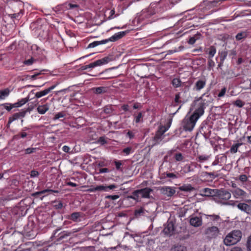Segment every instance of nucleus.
<instances>
[{
    "label": "nucleus",
    "mask_w": 251,
    "mask_h": 251,
    "mask_svg": "<svg viewBox=\"0 0 251 251\" xmlns=\"http://www.w3.org/2000/svg\"><path fill=\"white\" fill-rule=\"evenodd\" d=\"M212 101L210 95H201L196 97L191 105V110L193 115L200 118L204 113V110Z\"/></svg>",
    "instance_id": "obj_1"
},
{
    "label": "nucleus",
    "mask_w": 251,
    "mask_h": 251,
    "mask_svg": "<svg viewBox=\"0 0 251 251\" xmlns=\"http://www.w3.org/2000/svg\"><path fill=\"white\" fill-rule=\"evenodd\" d=\"M242 233L240 230H234L228 233L224 239V243L227 246L237 244L242 238Z\"/></svg>",
    "instance_id": "obj_2"
},
{
    "label": "nucleus",
    "mask_w": 251,
    "mask_h": 251,
    "mask_svg": "<svg viewBox=\"0 0 251 251\" xmlns=\"http://www.w3.org/2000/svg\"><path fill=\"white\" fill-rule=\"evenodd\" d=\"M126 31L119 32L118 33H115L108 39L102 40L101 41H94L89 44V45L88 46L87 48H95L99 45L106 44L110 41L115 42L121 39L124 36H125L126 35Z\"/></svg>",
    "instance_id": "obj_3"
},
{
    "label": "nucleus",
    "mask_w": 251,
    "mask_h": 251,
    "mask_svg": "<svg viewBox=\"0 0 251 251\" xmlns=\"http://www.w3.org/2000/svg\"><path fill=\"white\" fill-rule=\"evenodd\" d=\"M199 118L192 114L190 117L183 121V128L185 131H192Z\"/></svg>",
    "instance_id": "obj_4"
},
{
    "label": "nucleus",
    "mask_w": 251,
    "mask_h": 251,
    "mask_svg": "<svg viewBox=\"0 0 251 251\" xmlns=\"http://www.w3.org/2000/svg\"><path fill=\"white\" fill-rule=\"evenodd\" d=\"M172 84L175 88L181 87L183 92L185 93L189 90L192 83L189 81L182 82L179 78H174L172 80Z\"/></svg>",
    "instance_id": "obj_5"
},
{
    "label": "nucleus",
    "mask_w": 251,
    "mask_h": 251,
    "mask_svg": "<svg viewBox=\"0 0 251 251\" xmlns=\"http://www.w3.org/2000/svg\"><path fill=\"white\" fill-rule=\"evenodd\" d=\"M29 100V98L26 97L23 98L18 101L14 103H4L2 104V106L6 109L8 111H10L13 108H18L21 107L24 104L26 103Z\"/></svg>",
    "instance_id": "obj_6"
},
{
    "label": "nucleus",
    "mask_w": 251,
    "mask_h": 251,
    "mask_svg": "<svg viewBox=\"0 0 251 251\" xmlns=\"http://www.w3.org/2000/svg\"><path fill=\"white\" fill-rule=\"evenodd\" d=\"M113 57L112 55H109L106 56L102 59H99L96 61L92 62L88 65H87V68H93L98 66L105 64L108 63L109 62L112 61Z\"/></svg>",
    "instance_id": "obj_7"
},
{
    "label": "nucleus",
    "mask_w": 251,
    "mask_h": 251,
    "mask_svg": "<svg viewBox=\"0 0 251 251\" xmlns=\"http://www.w3.org/2000/svg\"><path fill=\"white\" fill-rule=\"evenodd\" d=\"M117 188V185L115 184H110L108 186L100 185L90 188L89 191L91 192H95L97 191L108 192L110 190H113Z\"/></svg>",
    "instance_id": "obj_8"
},
{
    "label": "nucleus",
    "mask_w": 251,
    "mask_h": 251,
    "mask_svg": "<svg viewBox=\"0 0 251 251\" xmlns=\"http://www.w3.org/2000/svg\"><path fill=\"white\" fill-rule=\"evenodd\" d=\"M219 233V229L217 226L207 227L205 230V234L208 238H214Z\"/></svg>",
    "instance_id": "obj_9"
},
{
    "label": "nucleus",
    "mask_w": 251,
    "mask_h": 251,
    "mask_svg": "<svg viewBox=\"0 0 251 251\" xmlns=\"http://www.w3.org/2000/svg\"><path fill=\"white\" fill-rule=\"evenodd\" d=\"M88 93L95 94L101 93H111V89L108 87H94L89 90Z\"/></svg>",
    "instance_id": "obj_10"
},
{
    "label": "nucleus",
    "mask_w": 251,
    "mask_h": 251,
    "mask_svg": "<svg viewBox=\"0 0 251 251\" xmlns=\"http://www.w3.org/2000/svg\"><path fill=\"white\" fill-rule=\"evenodd\" d=\"M182 96L183 97H181L180 95H176L174 100L175 106L179 104L182 105L191 100V97L190 95H182Z\"/></svg>",
    "instance_id": "obj_11"
},
{
    "label": "nucleus",
    "mask_w": 251,
    "mask_h": 251,
    "mask_svg": "<svg viewBox=\"0 0 251 251\" xmlns=\"http://www.w3.org/2000/svg\"><path fill=\"white\" fill-rule=\"evenodd\" d=\"M219 199L227 201L231 197V194L225 190L217 189L216 195Z\"/></svg>",
    "instance_id": "obj_12"
},
{
    "label": "nucleus",
    "mask_w": 251,
    "mask_h": 251,
    "mask_svg": "<svg viewBox=\"0 0 251 251\" xmlns=\"http://www.w3.org/2000/svg\"><path fill=\"white\" fill-rule=\"evenodd\" d=\"M159 190L161 194L169 197H171L176 193L175 189L170 186H163L160 187Z\"/></svg>",
    "instance_id": "obj_13"
},
{
    "label": "nucleus",
    "mask_w": 251,
    "mask_h": 251,
    "mask_svg": "<svg viewBox=\"0 0 251 251\" xmlns=\"http://www.w3.org/2000/svg\"><path fill=\"white\" fill-rule=\"evenodd\" d=\"M49 193H58L59 191L58 190L47 189L41 191L36 192L33 193L32 196L35 197H40L41 199L42 200L44 197L48 195Z\"/></svg>",
    "instance_id": "obj_14"
},
{
    "label": "nucleus",
    "mask_w": 251,
    "mask_h": 251,
    "mask_svg": "<svg viewBox=\"0 0 251 251\" xmlns=\"http://www.w3.org/2000/svg\"><path fill=\"white\" fill-rule=\"evenodd\" d=\"M248 203L247 202L246 203L239 202L236 204V206L241 211L248 214H251V204Z\"/></svg>",
    "instance_id": "obj_15"
},
{
    "label": "nucleus",
    "mask_w": 251,
    "mask_h": 251,
    "mask_svg": "<svg viewBox=\"0 0 251 251\" xmlns=\"http://www.w3.org/2000/svg\"><path fill=\"white\" fill-rule=\"evenodd\" d=\"M26 112V110H22L19 112L13 114L11 116L9 117L8 124H10L15 120L24 117L25 116Z\"/></svg>",
    "instance_id": "obj_16"
},
{
    "label": "nucleus",
    "mask_w": 251,
    "mask_h": 251,
    "mask_svg": "<svg viewBox=\"0 0 251 251\" xmlns=\"http://www.w3.org/2000/svg\"><path fill=\"white\" fill-rule=\"evenodd\" d=\"M217 189L205 188L201 190V195L205 197H216Z\"/></svg>",
    "instance_id": "obj_17"
},
{
    "label": "nucleus",
    "mask_w": 251,
    "mask_h": 251,
    "mask_svg": "<svg viewBox=\"0 0 251 251\" xmlns=\"http://www.w3.org/2000/svg\"><path fill=\"white\" fill-rule=\"evenodd\" d=\"M174 231V225L173 222H169L164 227L163 232L165 235L170 236L173 234Z\"/></svg>",
    "instance_id": "obj_18"
},
{
    "label": "nucleus",
    "mask_w": 251,
    "mask_h": 251,
    "mask_svg": "<svg viewBox=\"0 0 251 251\" xmlns=\"http://www.w3.org/2000/svg\"><path fill=\"white\" fill-rule=\"evenodd\" d=\"M232 194L234 197L236 199L243 198L247 196V193L242 189L237 188L233 191Z\"/></svg>",
    "instance_id": "obj_19"
},
{
    "label": "nucleus",
    "mask_w": 251,
    "mask_h": 251,
    "mask_svg": "<svg viewBox=\"0 0 251 251\" xmlns=\"http://www.w3.org/2000/svg\"><path fill=\"white\" fill-rule=\"evenodd\" d=\"M190 225L194 227H199L202 225V221L201 217L195 216L190 220Z\"/></svg>",
    "instance_id": "obj_20"
},
{
    "label": "nucleus",
    "mask_w": 251,
    "mask_h": 251,
    "mask_svg": "<svg viewBox=\"0 0 251 251\" xmlns=\"http://www.w3.org/2000/svg\"><path fill=\"white\" fill-rule=\"evenodd\" d=\"M152 191V189L149 187H146L143 189H138L137 192H140L141 197L143 198H150V194Z\"/></svg>",
    "instance_id": "obj_21"
},
{
    "label": "nucleus",
    "mask_w": 251,
    "mask_h": 251,
    "mask_svg": "<svg viewBox=\"0 0 251 251\" xmlns=\"http://www.w3.org/2000/svg\"><path fill=\"white\" fill-rule=\"evenodd\" d=\"M207 217H208L210 218V220L213 222V224L216 226H220L222 222V219L219 215L215 214L208 215Z\"/></svg>",
    "instance_id": "obj_22"
},
{
    "label": "nucleus",
    "mask_w": 251,
    "mask_h": 251,
    "mask_svg": "<svg viewBox=\"0 0 251 251\" xmlns=\"http://www.w3.org/2000/svg\"><path fill=\"white\" fill-rule=\"evenodd\" d=\"M56 86V85H54L47 89H45L43 91H37L36 89H33L30 91V94H48V93L50 92V91L52 90H53Z\"/></svg>",
    "instance_id": "obj_23"
},
{
    "label": "nucleus",
    "mask_w": 251,
    "mask_h": 251,
    "mask_svg": "<svg viewBox=\"0 0 251 251\" xmlns=\"http://www.w3.org/2000/svg\"><path fill=\"white\" fill-rule=\"evenodd\" d=\"M163 138V136L158 133L157 131L152 139V146L157 145L161 142Z\"/></svg>",
    "instance_id": "obj_24"
},
{
    "label": "nucleus",
    "mask_w": 251,
    "mask_h": 251,
    "mask_svg": "<svg viewBox=\"0 0 251 251\" xmlns=\"http://www.w3.org/2000/svg\"><path fill=\"white\" fill-rule=\"evenodd\" d=\"M28 128L25 127L23 128L21 132L14 136V138L16 140H19L21 138H24L26 137L27 134L25 132Z\"/></svg>",
    "instance_id": "obj_25"
},
{
    "label": "nucleus",
    "mask_w": 251,
    "mask_h": 251,
    "mask_svg": "<svg viewBox=\"0 0 251 251\" xmlns=\"http://www.w3.org/2000/svg\"><path fill=\"white\" fill-rule=\"evenodd\" d=\"M80 217V212H74L68 216V219L74 222H78L80 221L79 218Z\"/></svg>",
    "instance_id": "obj_26"
},
{
    "label": "nucleus",
    "mask_w": 251,
    "mask_h": 251,
    "mask_svg": "<svg viewBox=\"0 0 251 251\" xmlns=\"http://www.w3.org/2000/svg\"><path fill=\"white\" fill-rule=\"evenodd\" d=\"M205 85V80L200 79L196 82L195 87L197 90H200L203 88Z\"/></svg>",
    "instance_id": "obj_27"
},
{
    "label": "nucleus",
    "mask_w": 251,
    "mask_h": 251,
    "mask_svg": "<svg viewBox=\"0 0 251 251\" xmlns=\"http://www.w3.org/2000/svg\"><path fill=\"white\" fill-rule=\"evenodd\" d=\"M145 209L143 207H140L135 210L134 215L135 217L138 218L145 214Z\"/></svg>",
    "instance_id": "obj_28"
},
{
    "label": "nucleus",
    "mask_w": 251,
    "mask_h": 251,
    "mask_svg": "<svg viewBox=\"0 0 251 251\" xmlns=\"http://www.w3.org/2000/svg\"><path fill=\"white\" fill-rule=\"evenodd\" d=\"M48 110L49 107L46 105H39L37 107V111L41 114H45Z\"/></svg>",
    "instance_id": "obj_29"
},
{
    "label": "nucleus",
    "mask_w": 251,
    "mask_h": 251,
    "mask_svg": "<svg viewBox=\"0 0 251 251\" xmlns=\"http://www.w3.org/2000/svg\"><path fill=\"white\" fill-rule=\"evenodd\" d=\"M71 233L68 232L67 231H63L58 234V238L57 240L58 241H60L63 239L69 236L70 235Z\"/></svg>",
    "instance_id": "obj_30"
},
{
    "label": "nucleus",
    "mask_w": 251,
    "mask_h": 251,
    "mask_svg": "<svg viewBox=\"0 0 251 251\" xmlns=\"http://www.w3.org/2000/svg\"><path fill=\"white\" fill-rule=\"evenodd\" d=\"M167 177L171 178L172 179H176L178 177L177 176L173 173H167L166 174H163L162 175L161 178H166Z\"/></svg>",
    "instance_id": "obj_31"
},
{
    "label": "nucleus",
    "mask_w": 251,
    "mask_h": 251,
    "mask_svg": "<svg viewBox=\"0 0 251 251\" xmlns=\"http://www.w3.org/2000/svg\"><path fill=\"white\" fill-rule=\"evenodd\" d=\"M206 5L210 7H216L218 6L219 2H221V1L219 0H213L211 1H205Z\"/></svg>",
    "instance_id": "obj_32"
},
{
    "label": "nucleus",
    "mask_w": 251,
    "mask_h": 251,
    "mask_svg": "<svg viewBox=\"0 0 251 251\" xmlns=\"http://www.w3.org/2000/svg\"><path fill=\"white\" fill-rule=\"evenodd\" d=\"M242 145H243L242 143H236L235 144H233L230 148V152L233 153L237 152L239 147H240Z\"/></svg>",
    "instance_id": "obj_33"
},
{
    "label": "nucleus",
    "mask_w": 251,
    "mask_h": 251,
    "mask_svg": "<svg viewBox=\"0 0 251 251\" xmlns=\"http://www.w3.org/2000/svg\"><path fill=\"white\" fill-rule=\"evenodd\" d=\"M201 34H196L194 36L191 37L189 39L188 43L190 45H193L196 42V40L199 39Z\"/></svg>",
    "instance_id": "obj_34"
},
{
    "label": "nucleus",
    "mask_w": 251,
    "mask_h": 251,
    "mask_svg": "<svg viewBox=\"0 0 251 251\" xmlns=\"http://www.w3.org/2000/svg\"><path fill=\"white\" fill-rule=\"evenodd\" d=\"M134 121L136 124H138L142 121L143 114L142 112H139L137 115H134Z\"/></svg>",
    "instance_id": "obj_35"
},
{
    "label": "nucleus",
    "mask_w": 251,
    "mask_h": 251,
    "mask_svg": "<svg viewBox=\"0 0 251 251\" xmlns=\"http://www.w3.org/2000/svg\"><path fill=\"white\" fill-rule=\"evenodd\" d=\"M53 207L57 209H60L63 206V203L61 201H54L53 202Z\"/></svg>",
    "instance_id": "obj_36"
},
{
    "label": "nucleus",
    "mask_w": 251,
    "mask_h": 251,
    "mask_svg": "<svg viewBox=\"0 0 251 251\" xmlns=\"http://www.w3.org/2000/svg\"><path fill=\"white\" fill-rule=\"evenodd\" d=\"M208 50H209L208 54H209V57L211 58L213 57L216 52V48L214 46H212L210 47V48L208 49Z\"/></svg>",
    "instance_id": "obj_37"
},
{
    "label": "nucleus",
    "mask_w": 251,
    "mask_h": 251,
    "mask_svg": "<svg viewBox=\"0 0 251 251\" xmlns=\"http://www.w3.org/2000/svg\"><path fill=\"white\" fill-rule=\"evenodd\" d=\"M171 251H186V249L184 246H177L172 248Z\"/></svg>",
    "instance_id": "obj_38"
},
{
    "label": "nucleus",
    "mask_w": 251,
    "mask_h": 251,
    "mask_svg": "<svg viewBox=\"0 0 251 251\" xmlns=\"http://www.w3.org/2000/svg\"><path fill=\"white\" fill-rule=\"evenodd\" d=\"M209 158V157L208 155H199L197 158V160L198 161L202 163L207 160Z\"/></svg>",
    "instance_id": "obj_39"
},
{
    "label": "nucleus",
    "mask_w": 251,
    "mask_h": 251,
    "mask_svg": "<svg viewBox=\"0 0 251 251\" xmlns=\"http://www.w3.org/2000/svg\"><path fill=\"white\" fill-rule=\"evenodd\" d=\"M103 111L105 114H111L112 113L113 110L111 105H106L103 108Z\"/></svg>",
    "instance_id": "obj_40"
},
{
    "label": "nucleus",
    "mask_w": 251,
    "mask_h": 251,
    "mask_svg": "<svg viewBox=\"0 0 251 251\" xmlns=\"http://www.w3.org/2000/svg\"><path fill=\"white\" fill-rule=\"evenodd\" d=\"M233 104L238 107H242L245 105V102L240 100H237L235 101H233Z\"/></svg>",
    "instance_id": "obj_41"
},
{
    "label": "nucleus",
    "mask_w": 251,
    "mask_h": 251,
    "mask_svg": "<svg viewBox=\"0 0 251 251\" xmlns=\"http://www.w3.org/2000/svg\"><path fill=\"white\" fill-rule=\"evenodd\" d=\"M21 13L18 12L17 13L10 14L8 15V16L10 17L12 20L16 19L19 20L21 17Z\"/></svg>",
    "instance_id": "obj_42"
},
{
    "label": "nucleus",
    "mask_w": 251,
    "mask_h": 251,
    "mask_svg": "<svg viewBox=\"0 0 251 251\" xmlns=\"http://www.w3.org/2000/svg\"><path fill=\"white\" fill-rule=\"evenodd\" d=\"M133 151H132V147H128L123 149L122 151V153H124V155H128Z\"/></svg>",
    "instance_id": "obj_43"
},
{
    "label": "nucleus",
    "mask_w": 251,
    "mask_h": 251,
    "mask_svg": "<svg viewBox=\"0 0 251 251\" xmlns=\"http://www.w3.org/2000/svg\"><path fill=\"white\" fill-rule=\"evenodd\" d=\"M37 150L36 148H28L26 149L25 150L24 154H29L35 152Z\"/></svg>",
    "instance_id": "obj_44"
},
{
    "label": "nucleus",
    "mask_w": 251,
    "mask_h": 251,
    "mask_svg": "<svg viewBox=\"0 0 251 251\" xmlns=\"http://www.w3.org/2000/svg\"><path fill=\"white\" fill-rule=\"evenodd\" d=\"M205 176H208L211 179H215L216 177L219 176V175L218 174H216L214 172H205L204 173Z\"/></svg>",
    "instance_id": "obj_45"
},
{
    "label": "nucleus",
    "mask_w": 251,
    "mask_h": 251,
    "mask_svg": "<svg viewBox=\"0 0 251 251\" xmlns=\"http://www.w3.org/2000/svg\"><path fill=\"white\" fill-rule=\"evenodd\" d=\"M168 127H166L165 126H161L159 127L158 130L157 131L158 133H160V134L163 136V134L165 132L167 131Z\"/></svg>",
    "instance_id": "obj_46"
},
{
    "label": "nucleus",
    "mask_w": 251,
    "mask_h": 251,
    "mask_svg": "<svg viewBox=\"0 0 251 251\" xmlns=\"http://www.w3.org/2000/svg\"><path fill=\"white\" fill-rule=\"evenodd\" d=\"M174 157L176 161H181L184 159L182 153L180 152L176 153Z\"/></svg>",
    "instance_id": "obj_47"
},
{
    "label": "nucleus",
    "mask_w": 251,
    "mask_h": 251,
    "mask_svg": "<svg viewBox=\"0 0 251 251\" xmlns=\"http://www.w3.org/2000/svg\"><path fill=\"white\" fill-rule=\"evenodd\" d=\"M72 91H73L72 88L69 87L68 88L63 89H61V90H57L56 92V94H57L58 93H62V92L66 93H72Z\"/></svg>",
    "instance_id": "obj_48"
},
{
    "label": "nucleus",
    "mask_w": 251,
    "mask_h": 251,
    "mask_svg": "<svg viewBox=\"0 0 251 251\" xmlns=\"http://www.w3.org/2000/svg\"><path fill=\"white\" fill-rule=\"evenodd\" d=\"M65 116V114L63 112H58L56 113L53 118L54 120L59 119L60 118H63Z\"/></svg>",
    "instance_id": "obj_49"
},
{
    "label": "nucleus",
    "mask_w": 251,
    "mask_h": 251,
    "mask_svg": "<svg viewBox=\"0 0 251 251\" xmlns=\"http://www.w3.org/2000/svg\"><path fill=\"white\" fill-rule=\"evenodd\" d=\"M227 55V52L226 51H222L220 53V60L221 62H224Z\"/></svg>",
    "instance_id": "obj_50"
},
{
    "label": "nucleus",
    "mask_w": 251,
    "mask_h": 251,
    "mask_svg": "<svg viewBox=\"0 0 251 251\" xmlns=\"http://www.w3.org/2000/svg\"><path fill=\"white\" fill-rule=\"evenodd\" d=\"M246 34L245 33L240 32V33H238L236 35L235 38H236V40L240 41L242 39L246 37Z\"/></svg>",
    "instance_id": "obj_51"
},
{
    "label": "nucleus",
    "mask_w": 251,
    "mask_h": 251,
    "mask_svg": "<svg viewBox=\"0 0 251 251\" xmlns=\"http://www.w3.org/2000/svg\"><path fill=\"white\" fill-rule=\"evenodd\" d=\"M120 197L119 195H107L105 196V198L106 199L110 200H116L119 199Z\"/></svg>",
    "instance_id": "obj_52"
},
{
    "label": "nucleus",
    "mask_w": 251,
    "mask_h": 251,
    "mask_svg": "<svg viewBox=\"0 0 251 251\" xmlns=\"http://www.w3.org/2000/svg\"><path fill=\"white\" fill-rule=\"evenodd\" d=\"M45 70H43L41 71L40 72L36 73L35 74L31 75H28L27 77H28L30 79H35L36 78V77L41 74H42V72L44 71Z\"/></svg>",
    "instance_id": "obj_53"
},
{
    "label": "nucleus",
    "mask_w": 251,
    "mask_h": 251,
    "mask_svg": "<svg viewBox=\"0 0 251 251\" xmlns=\"http://www.w3.org/2000/svg\"><path fill=\"white\" fill-rule=\"evenodd\" d=\"M35 61L33 58H31L24 61V63L26 65H30Z\"/></svg>",
    "instance_id": "obj_54"
},
{
    "label": "nucleus",
    "mask_w": 251,
    "mask_h": 251,
    "mask_svg": "<svg viewBox=\"0 0 251 251\" xmlns=\"http://www.w3.org/2000/svg\"><path fill=\"white\" fill-rule=\"evenodd\" d=\"M215 65V63L210 58L208 59V69L209 70L211 69V68L212 67H213V66H214Z\"/></svg>",
    "instance_id": "obj_55"
},
{
    "label": "nucleus",
    "mask_w": 251,
    "mask_h": 251,
    "mask_svg": "<svg viewBox=\"0 0 251 251\" xmlns=\"http://www.w3.org/2000/svg\"><path fill=\"white\" fill-rule=\"evenodd\" d=\"M62 150L65 152L69 153H72V152L70 151L71 148L69 147H68V146H66V145L64 146L62 148Z\"/></svg>",
    "instance_id": "obj_56"
},
{
    "label": "nucleus",
    "mask_w": 251,
    "mask_h": 251,
    "mask_svg": "<svg viewBox=\"0 0 251 251\" xmlns=\"http://www.w3.org/2000/svg\"><path fill=\"white\" fill-rule=\"evenodd\" d=\"M39 175V173L38 171L36 170H32L30 172V176L31 177H34L38 176Z\"/></svg>",
    "instance_id": "obj_57"
},
{
    "label": "nucleus",
    "mask_w": 251,
    "mask_h": 251,
    "mask_svg": "<svg viewBox=\"0 0 251 251\" xmlns=\"http://www.w3.org/2000/svg\"><path fill=\"white\" fill-rule=\"evenodd\" d=\"M138 190H135L133 192V197H131V198L134 200H136L138 199L139 197L140 192H137Z\"/></svg>",
    "instance_id": "obj_58"
},
{
    "label": "nucleus",
    "mask_w": 251,
    "mask_h": 251,
    "mask_svg": "<svg viewBox=\"0 0 251 251\" xmlns=\"http://www.w3.org/2000/svg\"><path fill=\"white\" fill-rule=\"evenodd\" d=\"M114 163L116 166V169L120 170L121 169V166L122 165L121 161H115Z\"/></svg>",
    "instance_id": "obj_59"
},
{
    "label": "nucleus",
    "mask_w": 251,
    "mask_h": 251,
    "mask_svg": "<svg viewBox=\"0 0 251 251\" xmlns=\"http://www.w3.org/2000/svg\"><path fill=\"white\" fill-rule=\"evenodd\" d=\"M239 180L242 182H246L248 180L247 176L246 175H241L239 176Z\"/></svg>",
    "instance_id": "obj_60"
},
{
    "label": "nucleus",
    "mask_w": 251,
    "mask_h": 251,
    "mask_svg": "<svg viewBox=\"0 0 251 251\" xmlns=\"http://www.w3.org/2000/svg\"><path fill=\"white\" fill-rule=\"evenodd\" d=\"M98 142L100 143L101 145H104L106 143V141L104 137H100L98 139Z\"/></svg>",
    "instance_id": "obj_61"
},
{
    "label": "nucleus",
    "mask_w": 251,
    "mask_h": 251,
    "mask_svg": "<svg viewBox=\"0 0 251 251\" xmlns=\"http://www.w3.org/2000/svg\"><path fill=\"white\" fill-rule=\"evenodd\" d=\"M193 189V187L190 185H188L186 186H183L182 190L185 191H190Z\"/></svg>",
    "instance_id": "obj_62"
},
{
    "label": "nucleus",
    "mask_w": 251,
    "mask_h": 251,
    "mask_svg": "<svg viewBox=\"0 0 251 251\" xmlns=\"http://www.w3.org/2000/svg\"><path fill=\"white\" fill-rule=\"evenodd\" d=\"M99 173H100V174L108 173L110 172L109 170L106 168H100L99 169Z\"/></svg>",
    "instance_id": "obj_63"
},
{
    "label": "nucleus",
    "mask_w": 251,
    "mask_h": 251,
    "mask_svg": "<svg viewBox=\"0 0 251 251\" xmlns=\"http://www.w3.org/2000/svg\"><path fill=\"white\" fill-rule=\"evenodd\" d=\"M247 247L249 251H251V236L249 238L247 243Z\"/></svg>",
    "instance_id": "obj_64"
}]
</instances>
